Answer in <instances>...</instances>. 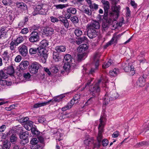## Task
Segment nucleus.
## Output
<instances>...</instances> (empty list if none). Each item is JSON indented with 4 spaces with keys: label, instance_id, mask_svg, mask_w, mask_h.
Returning a JSON list of instances; mask_svg holds the SVG:
<instances>
[{
    "label": "nucleus",
    "instance_id": "obj_5",
    "mask_svg": "<svg viewBox=\"0 0 149 149\" xmlns=\"http://www.w3.org/2000/svg\"><path fill=\"white\" fill-rule=\"evenodd\" d=\"M19 136L20 138L22 140L20 142L21 144L24 145L29 142V133L28 131L21 132Z\"/></svg>",
    "mask_w": 149,
    "mask_h": 149
},
{
    "label": "nucleus",
    "instance_id": "obj_48",
    "mask_svg": "<svg viewBox=\"0 0 149 149\" xmlns=\"http://www.w3.org/2000/svg\"><path fill=\"white\" fill-rule=\"evenodd\" d=\"M70 19L74 24H76L79 22L78 18L76 16H74L71 17Z\"/></svg>",
    "mask_w": 149,
    "mask_h": 149
},
{
    "label": "nucleus",
    "instance_id": "obj_13",
    "mask_svg": "<svg viewBox=\"0 0 149 149\" xmlns=\"http://www.w3.org/2000/svg\"><path fill=\"white\" fill-rule=\"evenodd\" d=\"M87 34L88 36L91 39H93L96 37L98 35L97 32L95 30L88 28Z\"/></svg>",
    "mask_w": 149,
    "mask_h": 149
},
{
    "label": "nucleus",
    "instance_id": "obj_43",
    "mask_svg": "<svg viewBox=\"0 0 149 149\" xmlns=\"http://www.w3.org/2000/svg\"><path fill=\"white\" fill-rule=\"evenodd\" d=\"M70 63L65 62V63L64 65L63 66V68L66 72H68L70 70Z\"/></svg>",
    "mask_w": 149,
    "mask_h": 149
},
{
    "label": "nucleus",
    "instance_id": "obj_2",
    "mask_svg": "<svg viewBox=\"0 0 149 149\" xmlns=\"http://www.w3.org/2000/svg\"><path fill=\"white\" fill-rule=\"evenodd\" d=\"M102 2L103 5L104 10V18L107 21H108V23H110L112 21V18H110V17L113 16V13L109 12L110 7L109 2L105 0H102Z\"/></svg>",
    "mask_w": 149,
    "mask_h": 149
},
{
    "label": "nucleus",
    "instance_id": "obj_62",
    "mask_svg": "<svg viewBox=\"0 0 149 149\" xmlns=\"http://www.w3.org/2000/svg\"><path fill=\"white\" fill-rule=\"evenodd\" d=\"M103 137L102 134H98L97 137V140L98 142H101Z\"/></svg>",
    "mask_w": 149,
    "mask_h": 149
},
{
    "label": "nucleus",
    "instance_id": "obj_24",
    "mask_svg": "<svg viewBox=\"0 0 149 149\" xmlns=\"http://www.w3.org/2000/svg\"><path fill=\"white\" fill-rule=\"evenodd\" d=\"M55 50L57 53L64 52L66 50V47L63 45L58 46L55 47Z\"/></svg>",
    "mask_w": 149,
    "mask_h": 149
},
{
    "label": "nucleus",
    "instance_id": "obj_15",
    "mask_svg": "<svg viewBox=\"0 0 149 149\" xmlns=\"http://www.w3.org/2000/svg\"><path fill=\"white\" fill-rule=\"evenodd\" d=\"M112 11H109V12H112L113 14V15L110 17V18H112V17L115 15H116L118 16L119 10H120V6H115L112 8Z\"/></svg>",
    "mask_w": 149,
    "mask_h": 149
},
{
    "label": "nucleus",
    "instance_id": "obj_7",
    "mask_svg": "<svg viewBox=\"0 0 149 149\" xmlns=\"http://www.w3.org/2000/svg\"><path fill=\"white\" fill-rule=\"evenodd\" d=\"M122 67L125 72H128L130 71L129 74L130 75H133L135 73V71L133 66L130 65L129 63H123L122 65Z\"/></svg>",
    "mask_w": 149,
    "mask_h": 149
},
{
    "label": "nucleus",
    "instance_id": "obj_58",
    "mask_svg": "<svg viewBox=\"0 0 149 149\" xmlns=\"http://www.w3.org/2000/svg\"><path fill=\"white\" fill-rule=\"evenodd\" d=\"M38 142V141L36 138H33L31 141V144L33 145L37 144Z\"/></svg>",
    "mask_w": 149,
    "mask_h": 149
},
{
    "label": "nucleus",
    "instance_id": "obj_47",
    "mask_svg": "<svg viewBox=\"0 0 149 149\" xmlns=\"http://www.w3.org/2000/svg\"><path fill=\"white\" fill-rule=\"evenodd\" d=\"M7 75L3 70H0V80L7 78Z\"/></svg>",
    "mask_w": 149,
    "mask_h": 149
},
{
    "label": "nucleus",
    "instance_id": "obj_25",
    "mask_svg": "<svg viewBox=\"0 0 149 149\" xmlns=\"http://www.w3.org/2000/svg\"><path fill=\"white\" fill-rule=\"evenodd\" d=\"M17 139L18 138L16 134H12L10 138L9 142L13 144H15L17 141Z\"/></svg>",
    "mask_w": 149,
    "mask_h": 149
},
{
    "label": "nucleus",
    "instance_id": "obj_32",
    "mask_svg": "<svg viewBox=\"0 0 149 149\" xmlns=\"http://www.w3.org/2000/svg\"><path fill=\"white\" fill-rule=\"evenodd\" d=\"M15 72L14 69L12 66H9L7 68V73L10 75L13 74Z\"/></svg>",
    "mask_w": 149,
    "mask_h": 149
},
{
    "label": "nucleus",
    "instance_id": "obj_50",
    "mask_svg": "<svg viewBox=\"0 0 149 149\" xmlns=\"http://www.w3.org/2000/svg\"><path fill=\"white\" fill-rule=\"evenodd\" d=\"M50 70L51 72L55 73H57L58 71L57 67L55 65L51 66Z\"/></svg>",
    "mask_w": 149,
    "mask_h": 149
},
{
    "label": "nucleus",
    "instance_id": "obj_53",
    "mask_svg": "<svg viewBox=\"0 0 149 149\" xmlns=\"http://www.w3.org/2000/svg\"><path fill=\"white\" fill-rule=\"evenodd\" d=\"M12 1L11 0H3L2 1L3 3L6 6L10 5L12 3Z\"/></svg>",
    "mask_w": 149,
    "mask_h": 149
},
{
    "label": "nucleus",
    "instance_id": "obj_57",
    "mask_svg": "<svg viewBox=\"0 0 149 149\" xmlns=\"http://www.w3.org/2000/svg\"><path fill=\"white\" fill-rule=\"evenodd\" d=\"M102 145L103 146H107L109 143V141L107 139H104L102 141Z\"/></svg>",
    "mask_w": 149,
    "mask_h": 149
},
{
    "label": "nucleus",
    "instance_id": "obj_54",
    "mask_svg": "<svg viewBox=\"0 0 149 149\" xmlns=\"http://www.w3.org/2000/svg\"><path fill=\"white\" fill-rule=\"evenodd\" d=\"M80 98V95L79 94H76L73 99H74V101H76L75 104H77L79 103V100Z\"/></svg>",
    "mask_w": 149,
    "mask_h": 149
},
{
    "label": "nucleus",
    "instance_id": "obj_28",
    "mask_svg": "<svg viewBox=\"0 0 149 149\" xmlns=\"http://www.w3.org/2000/svg\"><path fill=\"white\" fill-rule=\"evenodd\" d=\"M49 42L48 40L45 39L42 40L40 43V45L41 48H45L48 46Z\"/></svg>",
    "mask_w": 149,
    "mask_h": 149
},
{
    "label": "nucleus",
    "instance_id": "obj_36",
    "mask_svg": "<svg viewBox=\"0 0 149 149\" xmlns=\"http://www.w3.org/2000/svg\"><path fill=\"white\" fill-rule=\"evenodd\" d=\"M39 50V48H31L29 50V54L31 55L36 54L38 51V52Z\"/></svg>",
    "mask_w": 149,
    "mask_h": 149
},
{
    "label": "nucleus",
    "instance_id": "obj_17",
    "mask_svg": "<svg viewBox=\"0 0 149 149\" xmlns=\"http://www.w3.org/2000/svg\"><path fill=\"white\" fill-rule=\"evenodd\" d=\"M104 117H101L100 119V123L99 124L98 127V134H102L103 132V122L104 120Z\"/></svg>",
    "mask_w": 149,
    "mask_h": 149
},
{
    "label": "nucleus",
    "instance_id": "obj_45",
    "mask_svg": "<svg viewBox=\"0 0 149 149\" xmlns=\"http://www.w3.org/2000/svg\"><path fill=\"white\" fill-rule=\"evenodd\" d=\"M45 103L44 102L38 103L35 104L33 107L32 108H38L45 106Z\"/></svg>",
    "mask_w": 149,
    "mask_h": 149
},
{
    "label": "nucleus",
    "instance_id": "obj_64",
    "mask_svg": "<svg viewBox=\"0 0 149 149\" xmlns=\"http://www.w3.org/2000/svg\"><path fill=\"white\" fill-rule=\"evenodd\" d=\"M23 76L25 79H29L31 77L30 74L29 72H27V73H24V74Z\"/></svg>",
    "mask_w": 149,
    "mask_h": 149
},
{
    "label": "nucleus",
    "instance_id": "obj_34",
    "mask_svg": "<svg viewBox=\"0 0 149 149\" xmlns=\"http://www.w3.org/2000/svg\"><path fill=\"white\" fill-rule=\"evenodd\" d=\"M109 93L107 92H106V93L105 96V97L104 100L103 104L106 105L108 104L110 100H111L109 99Z\"/></svg>",
    "mask_w": 149,
    "mask_h": 149
},
{
    "label": "nucleus",
    "instance_id": "obj_3",
    "mask_svg": "<svg viewBox=\"0 0 149 149\" xmlns=\"http://www.w3.org/2000/svg\"><path fill=\"white\" fill-rule=\"evenodd\" d=\"M34 10V11L32 13L34 16L38 14L44 15L47 11V5L46 4L38 5Z\"/></svg>",
    "mask_w": 149,
    "mask_h": 149
},
{
    "label": "nucleus",
    "instance_id": "obj_20",
    "mask_svg": "<svg viewBox=\"0 0 149 149\" xmlns=\"http://www.w3.org/2000/svg\"><path fill=\"white\" fill-rule=\"evenodd\" d=\"M123 34H119L117 35L116 33H114L113 34V37L110 40V42L113 43H117L118 40H119Z\"/></svg>",
    "mask_w": 149,
    "mask_h": 149
},
{
    "label": "nucleus",
    "instance_id": "obj_29",
    "mask_svg": "<svg viewBox=\"0 0 149 149\" xmlns=\"http://www.w3.org/2000/svg\"><path fill=\"white\" fill-rule=\"evenodd\" d=\"M72 56L69 54H66L64 57V62L70 63L72 59Z\"/></svg>",
    "mask_w": 149,
    "mask_h": 149
},
{
    "label": "nucleus",
    "instance_id": "obj_39",
    "mask_svg": "<svg viewBox=\"0 0 149 149\" xmlns=\"http://www.w3.org/2000/svg\"><path fill=\"white\" fill-rule=\"evenodd\" d=\"M2 57L3 60L8 61L9 59V56L8 55V53L7 51H5L2 54Z\"/></svg>",
    "mask_w": 149,
    "mask_h": 149
},
{
    "label": "nucleus",
    "instance_id": "obj_31",
    "mask_svg": "<svg viewBox=\"0 0 149 149\" xmlns=\"http://www.w3.org/2000/svg\"><path fill=\"white\" fill-rule=\"evenodd\" d=\"M113 62L112 60L110 59L109 61L104 62L102 65L103 68H106L109 67L112 63Z\"/></svg>",
    "mask_w": 149,
    "mask_h": 149
},
{
    "label": "nucleus",
    "instance_id": "obj_30",
    "mask_svg": "<svg viewBox=\"0 0 149 149\" xmlns=\"http://www.w3.org/2000/svg\"><path fill=\"white\" fill-rule=\"evenodd\" d=\"M119 73V70L118 68H114L109 72V74L111 76H116Z\"/></svg>",
    "mask_w": 149,
    "mask_h": 149
},
{
    "label": "nucleus",
    "instance_id": "obj_51",
    "mask_svg": "<svg viewBox=\"0 0 149 149\" xmlns=\"http://www.w3.org/2000/svg\"><path fill=\"white\" fill-rule=\"evenodd\" d=\"M144 145L147 146L146 142V141H143L137 143L136 146V147L139 148Z\"/></svg>",
    "mask_w": 149,
    "mask_h": 149
},
{
    "label": "nucleus",
    "instance_id": "obj_61",
    "mask_svg": "<svg viewBox=\"0 0 149 149\" xmlns=\"http://www.w3.org/2000/svg\"><path fill=\"white\" fill-rule=\"evenodd\" d=\"M46 120L45 118L42 116L39 117L38 118V121L41 123H43Z\"/></svg>",
    "mask_w": 149,
    "mask_h": 149
},
{
    "label": "nucleus",
    "instance_id": "obj_16",
    "mask_svg": "<svg viewBox=\"0 0 149 149\" xmlns=\"http://www.w3.org/2000/svg\"><path fill=\"white\" fill-rule=\"evenodd\" d=\"M145 79L143 76L140 77L136 82V84L138 86L143 87L145 85Z\"/></svg>",
    "mask_w": 149,
    "mask_h": 149
},
{
    "label": "nucleus",
    "instance_id": "obj_8",
    "mask_svg": "<svg viewBox=\"0 0 149 149\" xmlns=\"http://www.w3.org/2000/svg\"><path fill=\"white\" fill-rule=\"evenodd\" d=\"M40 65L37 62H34L29 66V70L30 72L33 74L37 73L39 68Z\"/></svg>",
    "mask_w": 149,
    "mask_h": 149
},
{
    "label": "nucleus",
    "instance_id": "obj_46",
    "mask_svg": "<svg viewBox=\"0 0 149 149\" xmlns=\"http://www.w3.org/2000/svg\"><path fill=\"white\" fill-rule=\"evenodd\" d=\"M31 130L32 134L38 136L40 133V132L35 127H33Z\"/></svg>",
    "mask_w": 149,
    "mask_h": 149
},
{
    "label": "nucleus",
    "instance_id": "obj_59",
    "mask_svg": "<svg viewBox=\"0 0 149 149\" xmlns=\"http://www.w3.org/2000/svg\"><path fill=\"white\" fill-rule=\"evenodd\" d=\"M33 147H34L33 149H42V145L38 144L34 145Z\"/></svg>",
    "mask_w": 149,
    "mask_h": 149
},
{
    "label": "nucleus",
    "instance_id": "obj_1",
    "mask_svg": "<svg viewBox=\"0 0 149 149\" xmlns=\"http://www.w3.org/2000/svg\"><path fill=\"white\" fill-rule=\"evenodd\" d=\"M93 81L92 79L88 80L87 82L85 84V87L83 88V89H86L91 92V94L94 97L99 95L100 92V84L101 82L102 79L101 78L94 85H92L91 82Z\"/></svg>",
    "mask_w": 149,
    "mask_h": 149
},
{
    "label": "nucleus",
    "instance_id": "obj_40",
    "mask_svg": "<svg viewBox=\"0 0 149 149\" xmlns=\"http://www.w3.org/2000/svg\"><path fill=\"white\" fill-rule=\"evenodd\" d=\"M77 12L76 9L74 8L70 7L68 8L67 10V13H70L71 14H75Z\"/></svg>",
    "mask_w": 149,
    "mask_h": 149
},
{
    "label": "nucleus",
    "instance_id": "obj_6",
    "mask_svg": "<svg viewBox=\"0 0 149 149\" xmlns=\"http://www.w3.org/2000/svg\"><path fill=\"white\" fill-rule=\"evenodd\" d=\"M39 34L36 31L32 32L29 36V41L31 43L37 42L40 40Z\"/></svg>",
    "mask_w": 149,
    "mask_h": 149
},
{
    "label": "nucleus",
    "instance_id": "obj_44",
    "mask_svg": "<svg viewBox=\"0 0 149 149\" xmlns=\"http://www.w3.org/2000/svg\"><path fill=\"white\" fill-rule=\"evenodd\" d=\"M83 13H85L88 16L91 15L92 12L91 10L89 9L88 8H84L82 10Z\"/></svg>",
    "mask_w": 149,
    "mask_h": 149
},
{
    "label": "nucleus",
    "instance_id": "obj_14",
    "mask_svg": "<svg viewBox=\"0 0 149 149\" xmlns=\"http://www.w3.org/2000/svg\"><path fill=\"white\" fill-rule=\"evenodd\" d=\"M119 96V94L117 92L113 91H111L110 93H109V96L110 97L109 99L110 100H113L118 98Z\"/></svg>",
    "mask_w": 149,
    "mask_h": 149
},
{
    "label": "nucleus",
    "instance_id": "obj_27",
    "mask_svg": "<svg viewBox=\"0 0 149 149\" xmlns=\"http://www.w3.org/2000/svg\"><path fill=\"white\" fill-rule=\"evenodd\" d=\"M11 146L10 142L8 141H5L3 142V149H9Z\"/></svg>",
    "mask_w": 149,
    "mask_h": 149
},
{
    "label": "nucleus",
    "instance_id": "obj_63",
    "mask_svg": "<svg viewBox=\"0 0 149 149\" xmlns=\"http://www.w3.org/2000/svg\"><path fill=\"white\" fill-rule=\"evenodd\" d=\"M29 31V30L27 28H24L22 29L21 31V33L23 34H25L27 33Z\"/></svg>",
    "mask_w": 149,
    "mask_h": 149
},
{
    "label": "nucleus",
    "instance_id": "obj_22",
    "mask_svg": "<svg viewBox=\"0 0 149 149\" xmlns=\"http://www.w3.org/2000/svg\"><path fill=\"white\" fill-rule=\"evenodd\" d=\"M87 45L85 44H83L81 45L77 48V51L81 53L83 52L88 49Z\"/></svg>",
    "mask_w": 149,
    "mask_h": 149
},
{
    "label": "nucleus",
    "instance_id": "obj_21",
    "mask_svg": "<svg viewBox=\"0 0 149 149\" xmlns=\"http://www.w3.org/2000/svg\"><path fill=\"white\" fill-rule=\"evenodd\" d=\"M58 18L59 19V21L63 23L65 27L66 28H68L69 26V23L67 19L64 17L61 16L58 17Z\"/></svg>",
    "mask_w": 149,
    "mask_h": 149
},
{
    "label": "nucleus",
    "instance_id": "obj_26",
    "mask_svg": "<svg viewBox=\"0 0 149 149\" xmlns=\"http://www.w3.org/2000/svg\"><path fill=\"white\" fill-rule=\"evenodd\" d=\"M24 127L27 130H30L33 127V123L30 121H28L27 123L25 124Z\"/></svg>",
    "mask_w": 149,
    "mask_h": 149
},
{
    "label": "nucleus",
    "instance_id": "obj_11",
    "mask_svg": "<svg viewBox=\"0 0 149 149\" xmlns=\"http://www.w3.org/2000/svg\"><path fill=\"white\" fill-rule=\"evenodd\" d=\"M54 30L51 27H44L42 30L43 35L47 36H51L53 33Z\"/></svg>",
    "mask_w": 149,
    "mask_h": 149
},
{
    "label": "nucleus",
    "instance_id": "obj_10",
    "mask_svg": "<svg viewBox=\"0 0 149 149\" xmlns=\"http://www.w3.org/2000/svg\"><path fill=\"white\" fill-rule=\"evenodd\" d=\"M47 50L45 48H39L38 54L44 58V63L46 62V59L47 57Z\"/></svg>",
    "mask_w": 149,
    "mask_h": 149
},
{
    "label": "nucleus",
    "instance_id": "obj_56",
    "mask_svg": "<svg viewBox=\"0 0 149 149\" xmlns=\"http://www.w3.org/2000/svg\"><path fill=\"white\" fill-rule=\"evenodd\" d=\"M98 5L95 3L90 5V7L91 9H94L95 10H97L98 9Z\"/></svg>",
    "mask_w": 149,
    "mask_h": 149
},
{
    "label": "nucleus",
    "instance_id": "obj_18",
    "mask_svg": "<svg viewBox=\"0 0 149 149\" xmlns=\"http://www.w3.org/2000/svg\"><path fill=\"white\" fill-rule=\"evenodd\" d=\"M29 65V62L28 61H22L20 63L19 66L20 69L21 70H24L26 69Z\"/></svg>",
    "mask_w": 149,
    "mask_h": 149
},
{
    "label": "nucleus",
    "instance_id": "obj_33",
    "mask_svg": "<svg viewBox=\"0 0 149 149\" xmlns=\"http://www.w3.org/2000/svg\"><path fill=\"white\" fill-rule=\"evenodd\" d=\"M24 40V38L22 36L18 37L16 40L14 41L15 43V46H17L18 44L22 42Z\"/></svg>",
    "mask_w": 149,
    "mask_h": 149
},
{
    "label": "nucleus",
    "instance_id": "obj_19",
    "mask_svg": "<svg viewBox=\"0 0 149 149\" xmlns=\"http://www.w3.org/2000/svg\"><path fill=\"white\" fill-rule=\"evenodd\" d=\"M88 41L87 38L85 36H83L82 37H79L75 41V43L77 45H79L82 43L87 42Z\"/></svg>",
    "mask_w": 149,
    "mask_h": 149
},
{
    "label": "nucleus",
    "instance_id": "obj_55",
    "mask_svg": "<svg viewBox=\"0 0 149 149\" xmlns=\"http://www.w3.org/2000/svg\"><path fill=\"white\" fill-rule=\"evenodd\" d=\"M93 96V97H91L87 100V101L86 102L85 104V105H88L92 103V101L93 100V99H94V97H95L94 96Z\"/></svg>",
    "mask_w": 149,
    "mask_h": 149
},
{
    "label": "nucleus",
    "instance_id": "obj_38",
    "mask_svg": "<svg viewBox=\"0 0 149 149\" xmlns=\"http://www.w3.org/2000/svg\"><path fill=\"white\" fill-rule=\"evenodd\" d=\"M144 53L143 52H141L140 54L137 57V59L139 61L140 63L144 62L145 59L144 58Z\"/></svg>",
    "mask_w": 149,
    "mask_h": 149
},
{
    "label": "nucleus",
    "instance_id": "obj_49",
    "mask_svg": "<svg viewBox=\"0 0 149 149\" xmlns=\"http://www.w3.org/2000/svg\"><path fill=\"white\" fill-rule=\"evenodd\" d=\"M75 35L77 36H80L82 34V31L79 29H75L74 31Z\"/></svg>",
    "mask_w": 149,
    "mask_h": 149
},
{
    "label": "nucleus",
    "instance_id": "obj_52",
    "mask_svg": "<svg viewBox=\"0 0 149 149\" xmlns=\"http://www.w3.org/2000/svg\"><path fill=\"white\" fill-rule=\"evenodd\" d=\"M29 121H30V120H29V118L27 117L22 118L20 120V121L21 123H23L24 124L27 123Z\"/></svg>",
    "mask_w": 149,
    "mask_h": 149
},
{
    "label": "nucleus",
    "instance_id": "obj_4",
    "mask_svg": "<svg viewBox=\"0 0 149 149\" xmlns=\"http://www.w3.org/2000/svg\"><path fill=\"white\" fill-rule=\"evenodd\" d=\"M100 55V54L97 53L95 54L93 57V61L95 63V68H92L89 71L90 74H93L95 73L98 69L99 65V59Z\"/></svg>",
    "mask_w": 149,
    "mask_h": 149
},
{
    "label": "nucleus",
    "instance_id": "obj_42",
    "mask_svg": "<svg viewBox=\"0 0 149 149\" xmlns=\"http://www.w3.org/2000/svg\"><path fill=\"white\" fill-rule=\"evenodd\" d=\"M65 96L63 95H58L54 98V100L56 102H59L61 101L62 99L65 97Z\"/></svg>",
    "mask_w": 149,
    "mask_h": 149
},
{
    "label": "nucleus",
    "instance_id": "obj_35",
    "mask_svg": "<svg viewBox=\"0 0 149 149\" xmlns=\"http://www.w3.org/2000/svg\"><path fill=\"white\" fill-rule=\"evenodd\" d=\"M53 58L56 61H58L61 60V57L56 52H54L53 53Z\"/></svg>",
    "mask_w": 149,
    "mask_h": 149
},
{
    "label": "nucleus",
    "instance_id": "obj_60",
    "mask_svg": "<svg viewBox=\"0 0 149 149\" xmlns=\"http://www.w3.org/2000/svg\"><path fill=\"white\" fill-rule=\"evenodd\" d=\"M15 42L13 41H12L11 42L10 44V49L11 50H13L14 48V45H15Z\"/></svg>",
    "mask_w": 149,
    "mask_h": 149
},
{
    "label": "nucleus",
    "instance_id": "obj_23",
    "mask_svg": "<svg viewBox=\"0 0 149 149\" xmlns=\"http://www.w3.org/2000/svg\"><path fill=\"white\" fill-rule=\"evenodd\" d=\"M16 4L17 7L24 10H26L27 9L26 5L23 2H17L16 3Z\"/></svg>",
    "mask_w": 149,
    "mask_h": 149
},
{
    "label": "nucleus",
    "instance_id": "obj_12",
    "mask_svg": "<svg viewBox=\"0 0 149 149\" xmlns=\"http://www.w3.org/2000/svg\"><path fill=\"white\" fill-rule=\"evenodd\" d=\"M87 26L88 28L95 30L100 28V25L99 22H98L93 21L91 23L88 24Z\"/></svg>",
    "mask_w": 149,
    "mask_h": 149
},
{
    "label": "nucleus",
    "instance_id": "obj_41",
    "mask_svg": "<svg viewBox=\"0 0 149 149\" xmlns=\"http://www.w3.org/2000/svg\"><path fill=\"white\" fill-rule=\"evenodd\" d=\"M86 53L85 52L82 54H79L77 55L78 60L79 61H80L81 60L84 59V57L86 56Z\"/></svg>",
    "mask_w": 149,
    "mask_h": 149
},
{
    "label": "nucleus",
    "instance_id": "obj_9",
    "mask_svg": "<svg viewBox=\"0 0 149 149\" xmlns=\"http://www.w3.org/2000/svg\"><path fill=\"white\" fill-rule=\"evenodd\" d=\"M19 54L23 56H25L28 53L27 47L24 44L20 45L18 47Z\"/></svg>",
    "mask_w": 149,
    "mask_h": 149
},
{
    "label": "nucleus",
    "instance_id": "obj_37",
    "mask_svg": "<svg viewBox=\"0 0 149 149\" xmlns=\"http://www.w3.org/2000/svg\"><path fill=\"white\" fill-rule=\"evenodd\" d=\"M53 6L54 7H55L57 9H62L67 7V5L64 4H55Z\"/></svg>",
    "mask_w": 149,
    "mask_h": 149
}]
</instances>
